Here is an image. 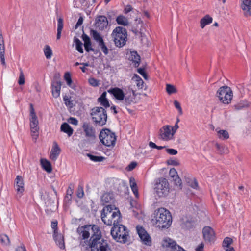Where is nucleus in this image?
<instances>
[{
    "label": "nucleus",
    "instance_id": "nucleus-1",
    "mask_svg": "<svg viewBox=\"0 0 251 251\" xmlns=\"http://www.w3.org/2000/svg\"><path fill=\"white\" fill-rule=\"evenodd\" d=\"M152 222L159 228H168L172 224V216L168 210L160 208L154 211Z\"/></svg>",
    "mask_w": 251,
    "mask_h": 251
},
{
    "label": "nucleus",
    "instance_id": "nucleus-2",
    "mask_svg": "<svg viewBox=\"0 0 251 251\" xmlns=\"http://www.w3.org/2000/svg\"><path fill=\"white\" fill-rule=\"evenodd\" d=\"M100 232L99 227L96 225H86L79 226L77 229V232L79 234V238L81 240L87 239L91 235L88 245L89 242L92 241L93 239L99 236Z\"/></svg>",
    "mask_w": 251,
    "mask_h": 251
},
{
    "label": "nucleus",
    "instance_id": "nucleus-3",
    "mask_svg": "<svg viewBox=\"0 0 251 251\" xmlns=\"http://www.w3.org/2000/svg\"><path fill=\"white\" fill-rule=\"evenodd\" d=\"M129 232L126 227L123 225H115L110 231L113 239L121 243H126L129 240Z\"/></svg>",
    "mask_w": 251,
    "mask_h": 251
},
{
    "label": "nucleus",
    "instance_id": "nucleus-4",
    "mask_svg": "<svg viewBox=\"0 0 251 251\" xmlns=\"http://www.w3.org/2000/svg\"><path fill=\"white\" fill-rule=\"evenodd\" d=\"M90 116L96 126H102L105 125L107 115L105 109L102 107L96 106L91 110Z\"/></svg>",
    "mask_w": 251,
    "mask_h": 251
},
{
    "label": "nucleus",
    "instance_id": "nucleus-5",
    "mask_svg": "<svg viewBox=\"0 0 251 251\" xmlns=\"http://www.w3.org/2000/svg\"><path fill=\"white\" fill-rule=\"evenodd\" d=\"M111 37L117 47H122L126 44L127 40L126 29L121 26H117L113 30Z\"/></svg>",
    "mask_w": 251,
    "mask_h": 251
},
{
    "label": "nucleus",
    "instance_id": "nucleus-6",
    "mask_svg": "<svg viewBox=\"0 0 251 251\" xmlns=\"http://www.w3.org/2000/svg\"><path fill=\"white\" fill-rule=\"evenodd\" d=\"M91 251H111V248L106 240L102 238L101 232L99 236L93 239L88 245Z\"/></svg>",
    "mask_w": 251,
    "mask_h": 251
},
{
    "label": "nucleus",
    "instance_id": "nucleus-7",
    "mask_svg": "<svg viewBox=\"0 0 251 251\" xmlns=\"http://www.w3.org/2000/svg\"><path fill=\"white\" fill-rule=\"evenodd\" d=\"M169 184L167 179L160 177L155 180L154 191L158 197H166L169 194Z\"/></svg>",
    "mask_w": 251,
    "mask_h": 251
},
{
    "label": "nucleus",
    "instance_id": "nucleus-8",
    "mask_svg": "<svg viewBox=\"0 0 251 251\" xmlns=\"http://www.w3.org/2000/svg\"><path fill=\"white\" fill-rule=\"evenodd\" d=\"M101 142L107 147L114 146L116 140V136L114 133L108 129L101 130L99 135Z\"/></svg>",
    "mask_w": 251,
    "mask_h": 251
},
{
    "label": "nucleus",
    "instance_id": "nucleus-9",
    "mask_svg": "<svg viewBox=\"0 0 251 251\" xmlns=\"http://www.w3.org/2000/svg\"><path fill=\"white\" fill-rule=\"evenodd\" d=\"M217 96L219 100L225 104H228L232 98V91L229 87L224 86L217 91Z\"/></svg>",
    "mask_w": 251,
    "mask_h": 251
},
{
    "label": "nucleus",
    "instance_id": "nucleus-10",
    "mask_svg": "<svg viewBox=\"0 0 251 251\" xmlns=\"http://www.w3.org/2000/svg\"><path fill=\"white\" fill-rule=\"evenodd\" d=\"M82 127L86 137L92 140L96 138V129L91 123L89 122H84Z\"/></svg>",
    "mask_w": 251,
    "mask_h": 251
},
{
    "label": "nucleus",
    "instance_id": "nucleus-11",
    "mask_svg": "<svg viewBox=\"0 0 251 251\" xmlns=\"http://www.w3.org/2000/svg\"><path fill=\"white\" fill-rule=\"evenodd\" d=\"M136 230L142 242L147 246H151V239L145 229L142 226H137Z\"/></svg>",
    "mask_w": 251,
    "mask_h": 251
},
{
    "label": "nucleus",
    "instance_id": "nucleus-12",
    "mask_svg": "<svg viewBox=\"0 0 251 251\" xmlns=\"http://www.w3.org/2000/svg\"><path fill=\"white\" fill-rule=\"evenodd\" d=\"M61 82L55 75L51 82L52 94L54 98H57L60 96Z\"/></svg>",
    "mask_w": 251,
    "mask_h": 251
},
{
    "label": "nucleus",
    "instance_id": "nucleus-13",
    "mask_svg": "<svg viewBox=\"0 0 251 251\" xmlns=\"http://www.w3.org/2000/svg\"><path fill=\"white\" fill-rule=\"evenodd\" d=\"M202 234L204 240L208 242H213L216 237L215 232L210 226H205L202 229Z\"/></svg>",
    "mask_w": 251,
    "mask_h": 251
},
{
    "label": "nucleus",
    "instance_id": "nucleus-14",
    "mask_svg": "<svg viewBox=\"0 0 251 251\" xmlns=\"http://www.w3.org/2000/svg\"><path fill=\"white\" fill-rule=\"evenodd\" d=\"M125 91H127L125 93V98L123 100V103L126 105L128 106L131 105L133 103L135 99V95L134 90H133L129 87L125 89Z\"/></svg>",
    "mask_w": 251,
    "mask_h": 251
},
{
    "label": "nucleus",
    "instance_id": "nucleus-15",
    "mask_svg": "<svg viewBox=\"0 0 251 251\" xmlns=\"http://www.w3.org/2000/svg\"><path fill=\"white\" fill-rule=\"evenodd\" d=\"M95 25L100 30H103L107 28L108 21L106 17L102 15L98 16L96 18Z\"/></svg>",
    "mask_w": 251,
    "mask_h": 251
},
{
    "label": "nucleus",
    "instance_id": "nucleus-16",
    "mask_svg": "<svg viewBox=\"0 0 251 251\" xmlns=\"http://www.w3.org/2000/svg\"><path fill=\"white\" fill-rule=\"evenodd\" d=\"M15 187L17 191V195L20 197L25 191L24 182L22 176H17L15 180Z\"/></svg>",
    "mask_w": 251,
    "mask_h": 251
},
{
    "label": "nucleus",
    "instance_id": "nucleus-17",
    "mask_svg": "<svg viewBox=\"0 0 251 251\" xmlns=\"http://www.w3.org/2000/svg\"><path fill=\"white\" fill-rule=\"evenodd\" d=\"M38 119L30 120V126L31 136L34 140H36L39 136V127Z\"/></svg>",
    "mask_w": 251,
    "mask_h": 251
},
{
    "label": "nucleus",
    "instance_id": "nucleus-18",
    "mask_svg": "<svg viewBox=\"0 0 251 251\" xmlns=\"http://www.w3.org/2000/svg\"><path fill=\"white\" fill-rule=\"evenodd\" d=\"M171 126L166 125L164 126L160 129L159 135L163 140H168L172 138Z\"/></svg>",
    "mask_w": 251,
    "mask_h": 251
},
{
    "label": "nucleus",
    "instance_id": "nucleus-19",
    "mask_svg": "<svg viewBox=\"0 0 251 251\" xmlns=\"http://www.w3.org/2000/svg\"><path fill=\"white\" fill-rule=\"evenodd\" d=\"M162 246L164 248H170L171 251H176V248H178V245L176 244V241L168 237L164 238L163 239Z\"/></svg>",
    "mask_w": 251,
    "mask_h": 251
},
{
    "label": "nucleus",
    "instance_id": "nucleus-20",
    "mask_svg": "<svg viewBox=\"0 0 251 251\" xmlns=\"http://www.w3.org/2000/svg\"><path fill=\"white\" fill-rule=\"evenodd\" d=\"M112 210L113 206L111 205H107L102 209L101 214V218L102 222L107 225H111L112 224V220H106L105 219V217L108 214L111 213Z\"/></svg>",
    "mask_w": 251,
    "mask_h": 251
},
{
    "label": "nucleus",
    "instance_id": "nucleus-21",
    "mask_svg": "<svg viewBox=\"0 0 251 251\" xmlns=\"http://www.w3.org/2000/svg\"><path fill=\"white\" fill-rule=\"evenodd\" d=\"M108 92L112 95L117 100H123L125 98V93L120 88L115 87L108 90Z\"/></svg>",
    "mask_w": 251,
    "mask_h": 251
},
{
    "label": "nucleus",
    "instance_id": "nucleus-22",
    "mask_svg": "<svg viewBox=\"0 0 251 251\" xmlns=\"http://www.w3.org/2000/svg\"><path fill=\"white\" fill-rule=\"evenodd\" d=\"M181 226L182 228L189 229L193 227L194 221L190 217L183 216L181 219Z\"/></svg>",
    "mask_w": 251,
    "mask_h": 251
},
{
    "label": "nucleus",
    "instance_id": "nucleus-23",
    "mask_svg": "<svg viewBox=\"0 0 251 251\" xmlns=\"http://www.w3.org/2000/svg\"><path fill=\"white\" fill-rule=\"evenodd\" d=\"M61 152V149L57 145V143L54 142L53 143V146L51 150L50 158L52 160H56Z\"/></svg>",
    "mask_w": 251,
    "mask_h": 251
},
{
    "label": "nucleus",
    "instance_id": "nucleus-24",
    "mask_svg": "<svg viewBox=\"0 0 251 251\" xmlns=\"http://www.w3.org/2000/svg\"><path fill=\"white\" fill-rule=\"evenodd\" d=\"M242 9L245 11L244 15L246 17L251 15V0H245L241 5Z\"/></svg>",
    "mask_w": 251,
    "mask_h": 251
},
{
    "label": "nucleus",
    "instance_id": "nucleus-25",
    "mask_svg": "<svg viewBox=\"0 0 251 251\" xmlns=\"http://www.w3.org/2000/svg\"><path fill=\"white\" fill-rule=\"evenodd\" d=\"M53 238L55 241V243L57 245V246L60 249H64L65 248V244L64 241V237L61 234H59L58 232H55L53 233Z\"/></svg>",
    "mask_w": 251,
    "mask_h": 251
},
{
    "label": "nucleus",
    "instance_id": "nucleus-26",
    "mask_svg": "<svg viewBox=\"0 0 251 251\" xmlns=\"http://www.w3.org/2000/svg\"><path fill=\"white\" fill-rule=\"evenodd\" d=\"M128 59L134 63L135 67H137L139 65L140 56L137 53V51H131L129 54Z\"/></svg>",
    "mask_w": 251,
    "mask_h": 251
},
{
    "label": "nucleus",
    "instance_id": "nucleus-27",
    "mask_svg": "<svg viewBox=\"0 0 251 251\" xmlns=\"http://www.w3.org/2000/svg\"><path fill=\"white\" fill-rule=\"evenodd\" d=\"M111 216V219L109 220H112V224L113 226L115 225H120L119 223L121 222V213L119 210L113 212Z\"/></svg>",
    "mask_w": 251,
    "mask_h": 251
},
{
    "label": "nucleus",
    "instance_id": "nucleus-28",
    "mask_svg": "<svg viewBox=\"0 0 251 251\" xmlns=\"http://www.w3.org/2000/svg\"><path fill=\"white\" fill-rule=\"evenodd\" d=\"M82 40L84 41V46L85 50L88 52H89V49L92 48V43L90 37L85 33L82 35Z\"/></svg>",
    "mask_w": 251,
    "mask_h": 251
},
{
    "label": "nucleus",
    "instance_id": "nucleus-29",
    "mask_svg": "<svg viewBox=\"0 0 251 251\" xmlns=\"http://www.w3.org/2000/svg\"><path fill=\"white\" fill-rule=\"evenodd\" d=\"M61 131L67 134L69 137L71 136L73 133V129L67 123H63L60 127Z\"/></svg>",
    "mask_w": 251,
    "mask_h": 251
},
{
    "label": "nucleus",
    "instance_id": "nucleus-30",
    "mask_svg": "<svg viewBox=\"0 0 251 251\" xmlns=\"http://www.w3.org/2000/svg\"><path fill=\"white\" fill-rule=\"evenodd\" d=\"M116 21L118 25L125 26H127L129 25L127 18L123 15L118 16L116 19Z\"/></svg>",
    "mask_w": 251,
    "mask_h": 251
},
{
    "label": "nucleus",
    "instance_id": "nucleus-31",
    "mask_svg": "<svg viewBox=\"0 0 251 251\" xmlns=\"http://www.w3.org/2000/svg\"><path fill=\"white\" fill-rule=\"evenodd\" d=\"M90 35L99 44L101 41H103L101 35L96 30L91 29L90 31Z\"/></svg>",
    "mask_w": 251,
    "mask_h": 251
},
{
    "label": "nucleus",
    "instance_id": "nucleus-32",
    "mask_svg": "<svg viewBox=\"0 0 251 251\" xmlns=\"http://www.w3.org/2000/svg\"><path fill=\"white\" fill-rule=\"evenodd\" d=\"M41 164L42 168L47 172L50 173L52 171L51 164L49 161L45 159H41Z\"/></svg>",
    "mask_w": 251,
    "mask_h": 251
},
{
    "label": "nucleus",
    "instance_id": "nucleus-33",
    "mask_svg": "<svg viewBox=\"0 0 251 251\" xmlns=\"http://www.w3.org/2000/svg\"><path fill=\"white\" fill-rule=\"evenodd\" d=\"M212 20V17L208 15L205 16L200 21L201 28H203L207 25L211 23Z\"/></svg>",
    "mask_w": 251,
    "mask_h": 251
},
{
    "label": "nucleus",
    "instance_id": "nucleus-34",
    "mask_svg": "<svg viewBox=\"0 0 251 251\" xmlns=\"http://www.w3.org/2000/svg\"><path fill=\"white\" fill-rule=\"evenodd\" d=\"M5 46L4 42H0V58L1 64L5 66L6 63L5 61Z\"/></svg>",
    "mask_w": 251,
    "mask_h": 251
},
{
    "label": "nucleus",
    "instance_id": "nucleus-35",
    "mask_svg": "<svg viewBox=\"0 0 251 251\" xmlns=\"http://www.w3.org/2000/svg\"><path fill=\"white\" fill-rule=\"evenodd\" d=\"M129 183L133 193L137 197L138 196V189L135 180L133 177L130 178Z\"/></svg>",
    "mask_w": 251,
    "mask_h": 251
},
{
    "label": "nucleus",
    "instance_id": "nucleus-36",
    "mask_svg": "<svg viewBox=\"0 0 251 251\" xmlns=\"http://www.w3.org/2000/svg\"><path fill=\"white\" fill-rule=\"evenodd\" d=\"M250 106V103L247 100H242L234 105L236 110H240L247 108Z\"/></svg>",
    "mask_w": 251,
    "mask_h": 251
},
{
    "label": "nucleus",
    "instance_id": "nucleus-37",
    "mask_svg": "<svg viewBox=\"0 0 251 251\" xmlns=\"http://www.w3.org/2000/svg\"><path fill=\"white\" fill-rule=\"evenodd\" d=\"M74 42L75 44L76 50L81 53L83 52V50L82 48V43L81 41L76 37H74Z\"/></svg>",
    "mask_w": 251,
    "mask_h": 251
},
{
    "label": "nucleus",
    "instance_id": "nucleus-38",
    "mask_svg": "<svg viewBox=\"0 0 251 251\" xmlns=\"http://www.w3.org/2000/svg\"><path fill=\"white\" fill-rule=\"evenodd\" d=\"M0 243L4 246H9L10 241L9 237L6 234H2L0 235Z\"/></svg>",
    "mask_w": 251,
    "mask_h": 251
},
{
    "label": "nucleus",
    "instance_id": "nucleus-39",
    "mask_svg": "<svg viewBox=\"0 0 251 251\" xmlns=\"http://www.w3.org/2000/svg\"><path fill=\"white\" fill-rule=\"evenodd\" d=\"M185 181L189 186L193 188L196 189L198 187V182L194 178H186Z\"/></svg>",
    "mask_w": 251,
    "mask_h": 251
},
{
    "label": "nucleus",
    "instance_id": "nucleus-40",
    "mask_svg": "<svg viewBox=\"0 0 251 251\" xmlns=\"http://www.w3.org/2000/svg\"><path fill=\"white\" fill-rule=\"evenodd\" d=\"M135 79L136 81V85L139 89H142L143 87L144 82L141 78L139 76L135 74L133 77L132 78V80Z\"/></svg>",
    "mask_w": 251,
    "mask_h": 251
},
{
    "label": "nucleus",
    "instance_id": "nucleus-41",
    "mask_svg": "<svg viewBox=\"0 0 251 251\" xmlns=\"http://www.w3.org/2000/svg\"><path fill=\"white\" fill-rule=\"evenodd\" d=\"M44 54L47 59H50L52 55V52L51 48L49 45L45 46L44 50Z\"/></svg>",
    "mask_w": 251,
    "mask_h": 251
},
{
    "label": "nucleus",
    "instance_id": "nucleus-42",
    "mask_svg": "<svg viewBox=\"0 0 251 251\" xmlns=\"http://www.w3.org/2000/svg\"><path fill=\"white\" fill-rule=\"evenodd\" d=\"M87 155L91 160L94 162H101L104 159V158L102 156H96L90 153H87Z\"/></svg>",
    "mask_w": 251,
    "mask_h": 251
},
{
    "label": "nucleus",
    "instance_id": "nucleus-43",
    "mask_svg": "<svg viewBox=\"0 0 251 251\" xmlns=\"http://www.w3.org/2000/svg\"><path fill=\"white\" fill-rule=\"evenodd\" d=\"M218 135L219 138L226 139L229 138L228 133L226 130H220L218 131Z\"/></svg>",
    "mask_w": 251,
    "mask_h": 251
},
{
    "label": "nucleus",
    "instance_id": "nucleus-44",
    "mask_svg": "<svg viewBox=\"0 0 251 251\" xmlns=\"http://www.w3.org/2000/svg\"><path fill=\"white\" fill-rule=\"evenodd\" d=\"M166 91L169 95L175 93L177 92L176 88L172 85L167 84L166 85Z\"/></svg>",
    "mask_w": 251,
    "mask_h": 251
},
{
    "label": "nucleus",
    "instance_id": "nucleus-45",
    "mask_svg": "<svg viewBox=\"0 0 251 251\" xmlns=\"http://www.w3.org/2000/svg\"><path fill=\"white\" fill-rule=\"evenodd\" d=\"M215 146L220 154L226 153L227 152V148L218 143H216Z\"/></svg>",
    "mask_w": 251,
    "mask_h": 251
},
{
    "label": "nucleus",
    "instance_id": "nucleus-46",
    "mask_svg": "<svg viewBox=\"0 0 251 251\" xmlns=\"http://www.w3.org/2000/svg\"><path fill=\"white\" fill-rule=\"evenodd\" d=\"M99 44V47L100 48L102 51L103 52V53L105 55H107L109 53V50L105 45V44L103 41H101L100 43Z\"/></svg>",
    "mask_w": 251,
    "mask_h": 251
},
{
    "label": "nucleus",
    "instance_id": "nucleus-47",
    "mask_svg": "<svg viewBox=\"0 0 251 251\" xmlns=\"http://www.w3.org/2000/svg\"><path fill=\"white\" fill-rule=\"evenodd\" d=\"M20 72L18 82L20 85H22L25 83V76L21 68L20 69Z\"/></svg>",
    "mask_w": 251,
    "mask_h": 251
},
{
    "label": "nucleus",
    "instance_id": "nucleus-48",
    "mask_svg": "<svg viewBox=\"0 0 251 251\" xmlns=\"http://www.w3.org/2000/svg\"><path fill=\"white\" fill-rule=\"evenodd\" d=\"M30 120L37 119V117L34 111V109L32 104H30Z\"/></svg>",
    "mask_w": 251,
    "mask_h": 251
},
{
    "label": "nucleus",
    "instance_id": "nucleus-49",
    "mask_svg": "<svg viewBox=\"0 0 251 251\" xmlns=\"http://www.w3.org/2000/svg\"><path fill=\"white\" fill-rule=\"evenodd\" d=\"M73 193V186L70 185L67 191H66V199H68L69 200H71L72 198V195Z\"/></svg>",
    "mask_w": 251,
    "mask_h": 251
},
{
    "label": "nucleus",
    "instance_id": "nucleus-50",
    "mask_svg": "<svg viewBox=\"0 0 251 251\" xmlns=\"http://www.w3.org/2000/svg\"><path fill=\"white\" fill-rule=\"evenodd\" d=\"M233 240L229 237H226L223 241V247H228L232 243Z\"/></svg>",
    "mask_w": 251,
    "mask_h": 251
},
{
    "label": "nucleus",
    "instance_id": "nucleus-51",
    "mask_svg": "<svg viewBox=\"0 0 251 251\" xmlns=\"http://www.w3.org/2000/svg\"><path fill=\"white\" fill-rule=\"evenodd\" d=\"M101 201L105 203H108L111 200V197L108 194H104L101 197Z\"/></svg>",
    "mask_w": 251,
    "mask_h": 251
},
{
    "label": "nucleus",
    "instance_id": "nucleus-52",
    "mask_svg": "<svg viewBox=\"0 0 251 251\" xmlns=\"http://www.w3.org/2000/svg\"><path fill=\"white\" fill-rule=\"evenodd\" d=\"M90 84L94 87L98 86L99 85V81L94 78H90L89 79Z\"/></svg>",
    "mask_w": 251,
    "mask_h": 251
},
{
    "label": "nucleus",
    "instance_id": "nucleus-53",
    "mask_svg": "<svg viewBox=\"0 0 251 251\" xmlns=\"http://www.w3.org/2000/svg\"><path fill=\"white\" fill-rule=\"evenodd\" d=\"M57 30L62 31L63 27V20L62 18L59 17L57 19Z\"/></svg>",
    "mask_w": 251,
    "mask_h": 251
},
{
    "label": "nucleus",
    "instance_id": "nucleus-54",
    "mask_svg": "<svg viewBox=\"0 0 251 251\" xmlns=\"http://www.w3.org/2000/svg\"><path fill=\"white\" fill-rule=\"evenodd\" d=\"M84 196L83 188L82 186L79 185L78 187L77 191V196L79 198H82Z\"/></svg>",
    "mask_w": 251,
    "mask_h": 251
},
{
    "label": "nucleus",
    "instance_id": "nucleus-55",
    "mask_svg": "<svg viewBox=\"0 0 251 251\" xmlns=\"http://www.w3.org/2000/svg\"><path fill=\"white\" fill-rule=\"evenodd\" d=\"M98 101V102H100V104L105 108H107L110 106V104L107 99L101 100H100Z\"/></svg>",
    "mask_w": 251,
    "mask_h": 251
},
{
    "label": "nucleus",
    "instance_id": "nucleus-56",
    "mask_svg": "<svg viewBox=\"0 0 251 251\" xmlns=\"http://www.w3.org/2000/svg\"><path fill=\"white\" fill-rule=\"evenodd\" d=\"M174 104L175 107L178 110L179 113L180 114H182V110L180 103L177 100H175L174 102Z\"/></svg>",
    "mask_w": 251,
    "mask_h": 251
},
{
    "label": "nucleus",
    "instance_id": "nucleus-57",
    "mask_svg": "<svg viewBox=\"0 0 251 251\" xmlns=\"http://www.w3.org/2000/svg\"><path fill=\"white\" fill-rule=\"evenodd\" d=\"M169 175L172 178H176V176H177V171L175 168H172L169 171Z\"/></svg>",
    "mask_w": 251,
    "mask_h": 251
},
{
    "label": "nucleus",
    "instance_id": "nucleus-58",
    "mask_svg": "<svg viewBox=\"0 0 251 251\" xmlns=\"http://www.w3.org/2000/svg\"><path fill=\"white\" fill-rule=\"evenodd\" d=\"M64 78L66 81L67 84L69 86H70L71 84L72 83V79L70 74L68 73H66L64 75Z\"/></svg>",
    "mask_w": 251,
    "mask_h": 251
},
{
    "label": "nucleus",
    "instance_id": "nucleus-59",
    "mask_svg": "<svg viewBox=\"0 0 251 251\" xmlns=\"http://www.w3.org/2000/svg\"><path fill=\"white\" fill-rule=\"evenodd\" d=\"M167 163L169 165L173 166H178L179 165V162L176 159H169L167 161Z\"/></svg>",
    "mask_w": 251,
    "mask_h": 251
},
{
    "label": "nucleus",
    "instance_id": "nucleus-60",
    "mask_svg": "<svg viewBox=\"0 0 251 251\" xmlns=\"http://www.w3.org/2000/svg\"><path fill=\"white\" fill-rule=\"evenodd\" d=\"M64 101H65V103L67 106H69L70 108H72L73 106V104L67 97H64L63 98Z\"/></svg>",
    "mask_w": 251,
    "mask_h": 251
},
{
    "label": "nucleus",
    "instance_id": "nucleus-61",
    "mask_svg": "<svg viewBox=\"0 0 251 251\" xmlns=\"http://www.w3.org/2000/svg\"><path fill=\"white\" fill-rule=\"evenodd\" d=\"M137 71L144 78L147 79V75L143 68H139L138 69Z\"/></svg>",
    "mask_w": 251,
    "mask_h": 251
},
{
    "label": "nucleus",
    "instance_id": "nucleus-62",
    "mask_svg": "<svg viewBox=\"0 0 251 251\" xmlns=\"http://www.w3.org/2000/svg\"><path fill=\"white\" fill-rule=\"evenodd\" d=\"M175 181V183L176 185H178L180 188H182V182L181 179L177 176L174 179Z\"/></svg>",
    "mask_w": 251,
    "mask_h": 251
},
{
    "label": "nucleus",
    "instance_id": "nucleus-63",
    "mask_svg": "<svg viewBox=\"0 0 251 251\" xmlns=\"http://www.w3.org/2000/svg\"><path fill=\"white\" fill-rule=\"evenodd\" d=\"M137 165V163L135 162H132L127 167V170L128 171H131L135 168Z\"/></svg>",
    "mask_w": 251,
    "mask_h": 251
},
{
    "label": "nucleus",
    "instance_id": "nucleus-64",
    "mask_svg": "<svg viewBox=\"0 0 251 251\" xmlns=\"http://www.w3.org/2000/svg\"><path fill=\"white\" fill-rule=\"evenodd\" d=\"M68 122L71 123V124H73L74 125H77L78 124V120L75 118L74 117H70L69 120Z\"/></svg>",
    "mask_w": 251,
    "mask_h": 251
}]
</instances>
